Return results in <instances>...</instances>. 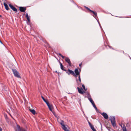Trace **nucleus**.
Masks as SVG:
<instances>
[{
  "label": "nucleus",
  "mask_w": 131,
  "mask_h": 131,
  "mask_svg": "<svg viewBox=\"0 0 131 131\" xmlns=\"http://www.w3.org/2000/svg\"><path fill=\"white\" fill-rule=\"evenodd\" d=\"M106 127L109 131H111V129L110 127L106 126Z\"/></svg>",
  "instance_id": "5701e85b"
},
{
  "label": "nucleus",
  "mask_w": 131,
  "mask_h": 131,
  "mask_svg": "<svg viewBox=\"0 0 131 131\" xmlns=\"http://www.w3.org/2000/svg\"><path fill=\"white\" fill-rule=\"evenodd\" d=\"M60 64V68L61 69H62V70H63L64 71H66V70L64 69V66H63L62 65V64L60 62H59Z\"/></svg>",
  "instance_id": "ddd939ff"
},
{
  "label": "nucleus",
  "mask_w": 131,
  "mask_h": 131,
  "mask_svg": "<svg viewBox=\"0 0 131 131\" xmlns=\"http://www.w3.org/2000/svg\"><path fill=\"white\" fill-rule=\"evenodd\" d=\"M92 105H93V107H94V108L95 109L96 111H98V110L97 107H96L95 103L92 104Z\"/></svg>",
  "instance_id": "412c9836"
},
{
  "label": "nucleus",
  "mask_w": 131,
  "mask_h": 131,
  "mask_svg": "<svg viewBox=\"0 0 131 131\" xmlns=\"http://www.w3.org/2000/svg\"><path fill=\"white\" fill-rule=\"evenodd\" d=\"M29 110L33 114L35 115V114L36 112L34 109H32L30 108L29 109Z\"/></svg>",
  "instance_id": "4468645a"
},
{
  "label": "nucleus",
  "mask_w": 131,
  "mask_h": 131,
  "mask_svg": "<svg viewBox=\"0 0 131 131\" xmlns=\"http://www.w3.org/2000/svg\"><path fill=\"white\" fill-rule=\"evenodd\" d=\"M85 93H86V94L87 96V97L89 98V97H91V96L89 93L88 92H85Z\"/></svg>",
  "instance_id": "aec40b11"
},
{
  "label": "nucleus",
  "mask_w": 131,
  "mask_h": 131,
  "mask_svg": "<svg viewBox=\"0 0 131 131\" xmlns=\"http://www.w3.org/2000/svg\"><path fill=\"white\" fill-rule=\"evenodd\" d=\"M12 71L15 77L18 78H21V77L19 75V73L15 69H12Z\"/></svg>",
  "instance_id": "f03ea898"
},
{
  "label": "nucleus",
  "mask_w": 131,
  "mask_h": 131,
  "mask_svg": "<svg viewBox=\"0 0 131 131\" xmlns=\"http://www.w3.org/2000/svg\"><path fill=\"white\" fill-rule=\"evenodd\" d=\"M9 7L14 11L17 12V9L16 8H15L12 5L10 4H9Z\"/></svg>",
  "instance_id": "9d476101"
},
{
  "label": "nucleus",
  "mask_w": 131,
  "mask_h": 131,
  "mask_svg": "<svg viewBox=\"0 0 131 131\" xmlns=\"http://www.w3.org/2000/svg\"><path fill=\"white\" fill-rule=\"evenodd\" d=\"M82 86L85 91H86L87 90V89L85 88V86L83 84L82 85Z\"/></svg>",
  "instance_id": "a878e982"
},
{
  "label": "nucleus",
  "mask_w": 131,
  "mask_h": 131,
  "mask_svg": "<svg viewBox=\"0 0 131 131\" xmlns=\"http://www.w3.org/2000/svg\"><path fill=\"white\" fill-rule=\"evenodd\" d=\"M56 73H58V72H57V71H56Z\"/></svg>",
  "instance_id": "ea45409f"
},
{
  "label": "nucleus",
  "mask_w": 131,
  "mask_h": 131,
  "mask_svg": "<svg viewBox=\"0 0 131 131\" xmlns=\"http://www.w3.org/2000/svg\"><path fill=\"white\" fill-rule=\"evenodd\" d=\"M81 71V69H80L79 68L78 69H76L74 70L75 73H74V76L76 78L77 76H79V75H80V73Z\"/></svg>",
  "instance_id": "7ed1b4c3"
},
{
  "label": "nucleus",
  "mask_w": 131,
  "mask_h": 131,
  "mask_svg": "<svg viewBox=\"0 0 131 131\" xmlns=\"http://www.w3.org/2000/svg\"><path fill=\"white\" fill-rule=\"evenodd\" d=\"M66 73H67L68 75L71 74L74 76V71L68 69V70H66L65 71Z\"/></svg>",
  "instance_id": "39448f33"
},
{
  "label": "nucleus",
  "mask_w": 131,
  "mask_h": 131,
  "mask_svg": "<svg viewBox=\"0 0 131 131\" xmlns=\"http://www.w3.org/2000/svg\"><path fill=\"white\" fill-rule=\"evenodd\" d=\"M59 55L60 56H61V57H64L61 53H59Z\"/></svg>",
  "instance_id": "7c9ffc66"
},
{
  "label": "nucleus",
  "mask_w": 131,
  "mask_h": 131,
  "mask_svg": "<svg viewBox=\"0 0 131 131\" xmlns=\"http://www.w3.org/2000/svg\"><path fill=\"white\" fill-rule=\"evenodd\" d=\"M17 128L15 129V131H27L25 129L20 128L19 125H17Z\"/></svg>",
  "instance_id": "20e7f679"
},
{
  "label": "nucleus",
  "mask_w": 131,
  "mask_h": 131,
  "mask_svg": "<svg viewBox=\"0 0 131 131\" xmlns=\"http://www.w3.org/2000/svg\"><path fill=\"white\" fill-rule=\"evenodd\" d=\"M3 89H4V90H7V87L6 86H3Z\"/></svg>",
  "instance_id": "cd10ccee"
},
{
  "label": "nucleus",
  "mask_w": 131,
  "mask_h": 131,
  "mask_svg": "<svg viewBox=\"0 0 131 131\" xmlns=\"http://www.w3.org/2000/svg\"><path fill=\"white\" fill-rule=\"evenodd\" d=\"M0 42L2 43V42H1V40H0Z\"/></svg>",
  "instance_id": "a19ab883"
},
{
  "label": "nucleus",
  "mask_w": 131,
  "mask_h": 131,
  "mask_svg": "<svg viewBox=\"0 0 131 131\" xmlns=\"http://www.w3.org/2000/svg\"><path fill=\"white\" fill-rule=\"evenodd\" d=\"M101 114L103 116L104 118L105 119H107L108 118V116L107 113L105 112H103L102 114Z\"/></svg>",
  "instance_id": "1a4fd4ad"
},
{
  "label": "nucleus",
  "mask_w": 131,
  "mask_h": 131,
  "mask_svg": "<svg viewBox=\"0 0 131 131\" xmlns=\"http://www.w3.org/2000/svg\"><path fill=\"white\" fill-rule=\"evenodd\" d=\"M9 115L11 117L13 118V119H14V120H15V119L13 118V116H12L11 115V114L10 113H9Z\"/></svg>",
  "instance_id": "2f4dec72"
},
{
  "label": "nucleus",
  "mask_w": 131,
  "mask_h": 131,
  "mask_svg": "<svg viewBox=\"0 0 131 131\" xmlns=\"http://www.w3.org/2000/svg\"><path fill=\"white\" fill-rule=\"evenodd\" d=\"M4 5L6 9L7 10H8L9 9V7L7 4L4 3Z\"/></svg>",
  "instance_id": "f3484780"
},
{
  "label": "nucleus",
  "mask_w": 131,
  "mask_h": 131,
  "mask_svg": "<svg viewBox=\"0 0 131 131\" xmlns=\"http://www.w3.org/2000/svg\"><path fill=\"white\" fill-rule=\"evenodd\" d=\"M77 89L79 92L81 94H83L84 93H85V92L83 91L82 88H81V89H80L79 87H77Z\"/></svg>",
  "instance_id": "423d86ee"
},
{
  "label": "nucleus",
  "mask_w": 131,
  "mask_h": 131,
  "mask_svg": "<svg viewBox=\"0 0 131 131\" xmlns=\"http://www.w3.org/2000/svg\"><path fill=\"white\" fill-rule=\"evenodd\" d=\"M4 116H5V117L6 119H8V118L6 114L5 115H4Z\"/></svg>",
  "instance_id": "c756f323"
},
{
  "label": "nucleus",
  "mask_w": 131,
  "mask_h": 131,
  "mask_svg": "<svg viewBox=\"0 0 131 131\" xmlns=\"http://www.w3.org/2000/svg\"><path fill=\"white\" fill-rule=\"evenodd\" d=\"M88 99L91 102V103H92V105L94 103V101L92 100L91 97H89V98H88Z\"/></svg>",
  "instance_id": "2eb2a0df"
},
{
  "label": "nucleus",
  "mask_w": 131,
  "mask_h": 131,
  "mask_svg": "<svg viewBox=\"0 0 131 131\" xmlns=\"http://www.w3.org/2000/svg\"><path fill=\"white\" fill-rule=\"evenodd\" d=\"M123 131H127L126 128L125 127V125L123 124V127L122 128Z\"/></svg>",
  "instance_id": "6ab92c4d"
},
{
  "label": "nucleus",
  "mask_w": 131,
  "mask_h": 131,
  "mask_svg": "<svg viewBox=\"0 0 131 131\" xmlns=\"http://www.w3.org/2000/svg\"><path fill=\"white\" fill-rule=\"evenodd\" d=\"M65 61L68 63L70 66H71V63L69 58H65Z\"/></svg>",
  "instance_id": "f8f14e48"
},
{
  "label": "nucleus",
  "mask_w": 131,
  "mask_h": 131,
  "mask_svg": "<svg viewBox=\"0 0 131 131\" xmlns=\"http://www.w3.org/2000/svg\"><path fill=\"white\" fill-rule=\"evenodd\" d=\"M49 108L50 111H52V109L53 108V107L52 105H50L49 103L47 104Z\"/></svg>",
  "instance_id": "9b49d317"
},
{
  "label": "nucleus",
  "mask_w": 131,
  "mask_h": 131,
  "mask_svg": "<svg viewBox=\"0 0 131 131\" xmlns=\"http://www.w3.org/2000/svg\"><path fill=\"white\" fill-rule=\"evenodd\" d=\"M68 129H66V130H64V131H67V130H68Z\"/></svg>",
  "instance_id": "58836bf2"
},
{
  "label": "nucleus",
  "mask_w": 131,
  "mask_h": 131,
  "mask_svg": "<svg viewBox=\"0 0 131 131\" xmlns=\"http://www.w3.org/2000/svg\"><path fill=\"white\" fill-rule=\"evenodd\" d=\"M42 99L43 100V101L46 103L47 104H48L49 103L48 102V101L46 100L42 96H41Z\"/></svg>",
  "instance_id": "dca6fc26"
},
{
  "label": "nucleus",
  "mask_w": 131,
  "mask_h": 131,
  "mask_svg": "<svg viewBox=\"0 0 131 131\" xmlns=\"http://www.w3.org/2000/svg\"><path fill=\"white\" fill-rule=\"evenodd\" d=\"M88 123H89V125H90V124H91V123H90V122L89 121H88Z\"/></svg>",
  "instance_id": "c9c22d12"
},
{
  "label": "nucleus",
  "mask_w": 131,
  "mask_h": 131,
  "mask_svg": "<svg viewBox=\"0 0 131 131\" xmlns=\"http://www.w3.org/2000/svg\"><path fill=\"white\" fill-rule=\"evenodd\" d=\"M19 9L21 12H24L26 10V8L25 7H19Z\"/></svg>",
  "instance_id": "6e6552de"
},
{
  "label": "nucleus",
  "mask_w": 131,
  "mask_h": 131,
  "mask_svg": "<svg viewBox=\"0 0 131 131\" xmlns=\"http://www.w3.org/2000/svg\"><path fill=\"white\" fill-rule=\"evenodd\" d=\"M82 64V62L79 64V66L81 67V66Z\"/></svg>",
  "instance_id": "473e14b6"
},
{
  "label": "nucleus",
  "mask_w": 131,
  "mask_h": 131,
  "mask_svg": "<svg viewBox=\"0 0 131 131\" xmlns=\"http://www.w3.org/2000/svg\"><path fill=\"white\" fill-rule=\"evenodd\" d=\"M78 77L79 78V81H81L80 75H79V76H78Z\"/></svg>",
  "instance_id": "c85d7f7f"
},
{
  "label": "nucleus",
  "mask_w": 131,
  "mask_h": 131,
  "mask_svg": "<svg viewBox=\"0 0 131 131\" xmlns=\"http://www.w3.org/2000/svg\"><path fill=\"white\" fill-rule=\"evenodd\" d=\"M89 126H90V127H91L92 126H93V125H92L91 124H90V125H89Z\"/></svg>",
  "instance_id": "f704fd0d"
},
{
  "label": "nucleus",
  "mask_w": 131,
  "mask_h": 131,
  "mask_svg": "<svg viewBox=\"0 0 131 131\" xmlns=\"http://www.w3.org/2000/svg\"><path fill=\"white\" fill-rule=\"evenodd\" d=\"M67 131H69V130H67Z\"/></svg>",
  "instance_id": "37998d69"
},
{
  "label": "nucleus",
  "mask_w": 131,
  "mask_h": 131,
  "mask_svg": "<svg viewBox=\"0 0 131 131\" xmlns=\"http://www.w3.org/2000/svg\"><path fill=\"white\" fill-rule=\"evenodd\" d=\"M62 122L60 123V124L62 126V127H63L65 125L63 124V121H62Z\"/></svg>",
  "instance_id": "bb28decb"
},
{
  "label": "nucleus",
  "mask_w": 131,
  "mask_h": 131,
  "mask_svg": "<svg viewBox=\"0 0 131 131\" xmlns=\"http://www.w3.org/2000/svg\"><path fill=\"white\" fill-rule=\"evenodd\" d=\"M26 18L28 22H29L30 21V18H29L28 14L27 13L26 16Z\"/></svg>",
  "instance_id": "a211bd4d"
},
{
  "label": "nucleus",
  "mask_w": 131,
  "mask_h": 131,
  "mask_svg": "<svg viewBox=\"0 0 131 131\" xmlns=\"http://www.w3.org/2000/svg\"><path fill=\"white\" fill-rule=\"evenodd\" d=\"M62 128L64 130L67 129V128L65 126V125L63 127H62Z\"/></svg>",
  "instance_id": "b1692460"
},
{
  "label": "nucleus",
  "mask_w": 131,
  "mask_h": 131,
  "mask_svg": "<svg viewBox=\"0 0 131 131\" xmlns=\"http://www.w3.org/2000/svg\"><path fill=\"white\" fill-rule=\"evenodd\" d=\"M53 115H54V116H55L56 117V114L55 113H54V114H53Z\"/></svg>",
  "instance_id": "4c0bfd02"
},
{
  "label": "nucleus",
  "mask_w": 131,
  "mask_h": 131,
  "mask_svg": "<svg viewBox=\"0 0 131 131\" xmlns=\"http://www.w3.org/2000/svg\"><path fill=\"white\" fill-rule=\"evenodd\" d=\"M51 112H52V113L53 114H54V113H55V112L53 111L52 110V111H51Z\"/></svg>",
  "instance_id": "72a5a7b5"
},
{
  "label": "nucleus",
  "mask_w": 131,
  "mask_h": 131,
  "mask_svg": "<svg viewBox=\"0 0 131 131\" xmlns=\"http://www.w3.org/2000/svg\"><path fill=\"white\" fill-rule=\"evenodd\" d=\"M119 125L121 126V127H122V124H119Z\"/></svg>",
  "instance_id": "e433bc0d"
},
{
  "label": "nucleus",
  "mask_w": 131,
  "mask_h": 131,
  "mask_svg": "<svg viewBox=\"0 0 131 131\" xmlns=\"http://www.w3.org/2000/svg\"><path fill=\"white\" fill-rule=\"evenodd\" d=\"M91 128L93 130V131H96V130L95 129L94 127L93 126H92L91 127Z\"/></svg>",
  "instance_id": "393cba45"
},
{
  "label": "nucleus",
  "mask_w": 131,
  "mask_h": 131,
  "mask_svg": "<svg viewBox=\"0 0 131 131\" xmlns=\"http://www.w3.org/2000/svg\"><path fill=\"white\" fill-rule=\"evenodd\" d=\"M84 7L86 9H87V10H89L92 13H93V14L95 16H97V13H96V12H94V11L91 10L90 9V8H89L88 7H87L86 6H84Z\"/></svg>",
  "instance_id": "0eeeda50"
},
{
  "label": "nucleus",
  "mask_w": 131,
  "mask_h": 131,
  "mask_svg": "<svg viewBox=\"0 0 131 131\" xmlns=\"http://www.w3.org/2000/svg\"><path fill=\"white\" fill-rule=\"evenodd\" d=\"M78 79H76V81L77 82V83H78V84L79 85H81L82 83H81V81H78Z\"/></svg>",
  "instance_id": "4be33fe9"
},
{
  "label": "nucleus",
  "mask_w": 131,
  "mask_h": 131,
  "mask_svg": "<svg viewBox=\"0 0 131 131\" xmlns=\"http://www.w3.org/2000/svg\"><path fill=\"white\" fill-rule=\"evenodd\" d=\"M2 17V16L0 15V17Z\"/></svg>",
  "instance_id": "79ce46f5"
},
{
  "label": "nucleus",
  "mask_w": 131,
  "mask_h": 131,
  "mask_svg": "<svg viewBox=\"0 0 131 131\" xmlns=\"http://www.w3.org/2000/svg\"><path fill=\"white\" fill-rule=\"evenodd\" d=\"M110 119L111 121V124L113 127H117L116 124V123L115 117V116H111L110 117Z\"/></svg>",
  "instance_id": "f257e3e1"
}]
</instances>
